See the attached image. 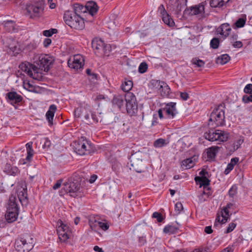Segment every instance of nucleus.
<instances>
[{
  "instance_id": "obj_26",
  "label": "nucleus",
  "mask_w": 252,
  "mask_h": 252,
  "mask_svg": "<svg viewBox=\"0 0 252 252\" xmlns=\"http://www.w3.org/2000/svg\"><path fill=\"white\" fill-rule=\"evenodd\" d=\"M97 6L96 4L93 1H90L87 2L85 7L84 6V9L82 10H80L81 12H85L86 10H88L89 11V13L93 15L95 14L97 11Z\"/></svg>"
},
{
  "instance_id": "obj_51",
  "label": "nucleus",
  "mask_w": 252,
  "mask_h": 252,
  "mask_svg": "<svg viewBox=\"0 0 252 252\" xmlns=\"http://www.w3.org/2000/svg\"><path fill=\"white\" fill-rule=\"evenodd\" d=\"M27 156L26 157V159L28 161H30L33 155V150H27Z\"/></svg>"
},
{
  "instance_id": "obj_16",
  "label": "nucleus",
  "mask_w": 252,
  "mask_h": 252,
  "mask_svg": "<svg viewBox=\"0 0 252 252\" xmlns=\"http://www.w3.org/2000/svg\"><path fill=\"white\" fill-rule=\"evenodd\" d=\"M67 63L69 67L78 70L84 66V59L83 56L80 54L75 55L68 59Z\"/></svg>"
},
{
  "instance_id": "obj_61",
  "label": "nucleus",
  "mask_w": 252,
  "mask_h": 252,
  "mask_svg": "<svg viewBox=\"0 0 252 252\" xmlns=\"http://www.w3.org/2000/svg\"><path fill=\"white\" fill-rule=\"evenodd\" d=\"M204 231L207 234H211L213 232V230L211 226H206L204 229Z\"/></svg>"
},
{
  "instance_id": "obj_17",
  "label": "nucleus",
  "mask_w": 252,
  "mask_h": 252,
  "mask_svg": "<svg viewBox=\"0 0 252 252\" xmlns=\"http://www.w3.org/2000/svg\"><path fill=\"white\" fill-rule=\"evenodd\" d=\"M234 204L232 203H229L227 204L226 206L224 207L220 212V215L218 214L216 219L214 225H217V223H220L221 224L225 223L229 217V209L233 208Z\"/></svg>"
},
{
  "instance_id": "obj_18",
  "label": "nucleus",
  "mask_w": 252,
  "mask_h": 252,
  "mask_svg": "<svg viewBox=\"0 0 252 252\" xmlns=\"http://www.w3.org/2000/svg\"><path fill=\"white\" fill-rule=\"evenodd\" d=\"M158 12L160 14L162 17V21L165 24L167 25L169 27L174 26L175 23L173 20L167 13L163 4L160 5L158 7Z\"/></svg>"
},
{
  "instance_id": "obj_63",
  "label": "nucleus",
  "mask_w": 252,
  "mask_h": 252,
  "mask_svg": "<svg viewBox=\"0 0 252 252\" xmlns=\"http://www.w3.org/2000/svg\"><path fill=\"white\" fill-rule=\"evenodd\" d=\"M27 150H33L32 149V142H30L26 144Z\"/></svg>"
},
{
  "instance_id": "obj_59",
  "label": "nucleus",
  "mask_w": 252,
  "mask_h": 252,
  "mask_svg": "<svg viewBox=\"0 0 252 252\" xmlns=\"http://www.w3.org/2000/svg\"><path fill=\"white\" fill-rule=\"evenodd\" d=\"M51 43V39L50 38H45L43 42L44 47H47Z\"/></svg>"
},
{
  "instance_id": "obj_30",
  "label": "nucleus",
  "mask_w": 252,
  "mask_h": 252,
  "mask_svg": "<svg viewBox=\"0 0 252 252\" xmlns=\"http://www.w3.org/2000/svg\"><path fill=\"white\" fill-rule=\"evenodd\" d=\"M4 171L8 175L15 176L19 173V169L16 166H12L9 164H6L4 168Z\"/></svg>"
},
{
  "instance_id": "obj_12",
  "label": "nucleus",
  "mask_w": 252,
  "mask_h": 252,
  "mask_svg": "<svg viewBox=\"0 0 252 252\" xmlns=\"http://www.w3.org/2000/svg\"><path fill=\"white\" fill-rule=\"evenodd\" d=\"M205 2H202L198 4L186 8L184 11V14L190 16H196L199 19L204 18L205 17Z\"/></svg>"
},
{
  "instance_id": "obj_52",
  "label": "nucleus",
  "mask_w": 252,
  "mask_h": 252,
  "mask_svg": "<svg viewBox=\"0 0 252 252\" xmlns=\"http://www.w3.org/2000/svg\"><path fill=\"white\" fill-rule=\"evenodd\" d=\"M234 167L230 163H229L224 170V174L226 175L228 174L234 168Z\"/></svg>"
},
{
  "instance_id": "obj_56",
  "label": "nucleus",
  "mask_w": 252,
  "mask_h": 252,
  "mask_svg": "<svg viewBox=\"0 0 252 252\" xmlns=\"http://www.w3.org/2000/svg\"><path fill=\"white\" fill-rule=\"evenodd\" d=\"M239 158H237V157H235V158H232L231 159V160H230V163L233 165V166H235L236 164H237V163L239 161Z\"/></svg>"
},
{
  "instance_id": "obj_13",
  "label": "nucleus",
  "mask_w": 252,
  "mask_h": 252,
  "mask_svg": "<svg viewBox=\"0 0 252 252\" xmlns=\"http://www.w3.org/2000/svg\"><path fill=\"white\" fill-rule=\"evenodd\" d=\"M57 233L59 239L62 242H65L71 236V232L68 227L61 220H59L57 222Z\"/></svg>"
},
{
  "instance_id": "obj_48",
  "label": "nucleus",
  "mask_w": 252,
  "mask_h": 252,
  "mask_svg": "<svg viewBox=\"0 0 252 252\" xmlns=\"http://www.w3.org/2000/svg\"><path fill=\"white\" fill-rule=\"evenodd\" d=\"M236 224L235 223H234V222L230 223V224H229L228 226L227 227L225 232L226 233H228L231 232L234 229V228L236 227Z\"/></svg>"
},
{
  "instance_id": "obj_35",
  "label": "nucleus",
  "mask_w": 252,
  "mask_h": 252,
  "mask_svg": "<svg viewBox=\"0 0 252 252\" xmlns=\"http://www.w3.org/2000/svg\"><path fill=\"white\" fill-rule=\"evenodd\" d=\"M164 82L160 81L159 80H152L151 82V86L153 87V89L155 91H157L158 92L161 87L162 84Z\"/></svg>"
},
{
  "instance_id": "obj_43",
  "label": "nucleus",
  "mask_w": 252,
  "mask_h": 252,
  "mask_svg": "<svg viewBox=\"0 0 252 252\" xmlns=\"http://www.w3.org/2000/svg\"><path fill=\"white\" fill-rule=\"evenodd\" d=\"M220 41L217 38H213L210 42V46L213 49H217L219 45Z\"/></svg>"
},
{
  "instance_id": "obj_45",
  "label": "nucleus",
  "mask_w": 252,
  "mask_h": 252,
  "mask_svg": "<svg viewBox=\"0 0 252 252\" xmlns=\"http://www.w3.org/2000/svg\"><path fill=\"white\" fill-rule=\"evenodd\" d=\"M237 193V187L236 186H233L229 189L228 194L229 196L233 198Z\"/></svg>"
},
{
  "instance_id": "obj_24",
  "label": "nucleus",
  "mask_w": 252,
  "mask_h": 252,
  "mask_svg": "<svg viewBox=\"0 0 252 252\" xmlns=\"http://www.w3.org/2000/svg\"><path fill=\"white\" fill-rule=\"evenodd\" d=\"M176 5L174 10L175 14L177 16L181 14V12L183 9H186L187 7V0H176Z\"/></svg>"
},
{
  "instance_id": "obj_25",
  "label": "nucleus",
  "mask_w": 252,
  "mask_h": 252,
  "mask_svg": "<svg viewBox=\"0 0 252 252\" xmlns=\"http://www.w3.org/2000/svg\"><path fill=\"white\" fill-rule=\"evenodd\" d=\"M125 102V97L120 94L114 95L112 100L113 105L120 109L124 106Z\"/></svg>"
},
{
  "instance_id": "obj_37",
  "label": "nucleus",
  "mask_w": 252,
  "mask_h": 252,
  "mask_svg": "<svg viewBox=\"0 0 252 252\" xmlns=\"http://www.w3.org/2000/svg\"><path fill=\"white\" fill-rule=\"evenodd\" d=\"M191 63L194 64L196 67H201L204 66L205 62L201 60L193 58L191 60Z\"/></svg>"
},
{
  "instance_id": "obj_5",
  "label": "nucleus",
  "mask_w": 252,
  "mask_h": 252,
  "mask_svg": "<svg viewBox=\"0 0 252 252\" xmlns=\"http://www.w3.org/2000/svg\"><path fill=\"white\" fill-rule=\"evenodd\" d=\"M74 151L78 155H88L94 152V147L85 137H81L73 144Z\"/></svg>"
},
{
  "instance_id": "obj_55",
  "label": "nucleus",
  "mask_w": 252,
  "mask_h": 252,
  "mask_svg": "<svg viewBox=\"0 0 252 252\" xmlns=\"http://www.w3.org/2000/svg\"><path fill=\"white\" fill-rule=\"evenodd\" d=\"M180 97L184 100H187L189 97L188 94L186 92H181Z\"/></svg>"
},
{
  "instance_id": "obj_32",
  "label": "nucleus",
  "mask_w": 252,
  "mask_h": 252,
  "mask_svg": "<svg viewBox=\"0 0 252 252\" xmlns=\"http://www.w3.org/2000/svg\"><path fill=\"white\" fill-rule=\"evenodd\" d=\"M133 86V82L131 80H126L121 85L122 90L125 92L129 93L130 91Z\"/></svg>"
},
{
  "instance_id": "obj_20",
  "label": "nucleus",
  "mask_w": 252,
  "mask_h": 252,
  "mask_svg": "<svg viewBox=\"0 0 252 252\" xmlns=\"http://www.w3.org/2000/svg\"><path fill=\"white\" fill-rule=\"evenodd\" d=\"M231 31V28L227 23L221 24L217 29V32L224 38L227 37Z\"/></svg>"
},
{
  "instance_id": "obj_38",
  "label": "nucleus",
  "mask_w": 252,
  "mask_h": 252,
  "mask_svg": "<svg viewBox=\"0 0 252 252\" xmlns=\"http://www.w3.org/2000/svg\"><path fill=\"white\" fill-rule=\"evenodd\" d=\"M165 145H166L165 140L162 138L156 140L154 143V146L156 148H161Z\"/></svg>"
},
{
  "instance_id": "obj_49",
  "label": "nucleus",
  "mask_w": 252,
  "mask_h": 252,
  "mask_svg": "<svg viewBox=\"0 0 252 252\" xmlns=\"http://www.w3.org/2000/svg\"><path fill=\"white\" fill-rule=\"evenodd\" d=\"M244 92L246 94H252V84L247 85L244 89Z\"/></svg>"
},
{
  "instance_id": "obj_10",
  "label": "nucleus",
  "mask_w": 252,
  "mask_h": 252,
  "mask_svg": "<svg viewBox=\"0 0 252 252\" xmlns=\"http://www.w3.org/2000/svg\"><path fill=\"white\" fill-rule=\"evenodd\" d=\"M224 111L219 107L215 108L211 113L209 125L217 127L222 126L225 124Z\"/></svg>"
},
{
  "instance_id": "obj_50",
  "label": "nucleus",
  "mask_w": 252,
  "mask_h": 252,
  "mask_svg": "<svg viewBox=\"0 0 252 252\" xmlns=\"http://www.w3.org/2000/svg\"><path fill=\"white\" fill-rule=\"evenodd\" d=\"M242 100L245 103H249L250 102H252V95H244L243 96Z\"/></svg>"
},
{
  "instance_id": "obj_14",
  "label": "nucleus",
  "mask_w": 252,
  "mask_h": 252,
  "mask_svg": "<svg viewBox=\"0 0 252 252\" xmlns=\"http://www.w3.org/2000/svg\"><path fill=\"white\" fill-rule=\"evenodd\" d=\"M92 48L95 54L97 56H101L107 54L106 48L108 47L104 42L99 39H94L92 42Z\"/></svg>"
},
{
  "instance_id": "obj_23",
  "label": "nucleus",
  "mask_w": 252,
  "mask_h": 252,
  "mask_svg": "<svg viewBox=\"0 0 252 252\" xmlns=\"http://www.w3.org/2000/svg\"><path fill=\"white\" fill-rule=\"evenodd\" d=\"M197 158L195 156L183 160L181 163V167L183 169H187L193 167L195 160Z\"/></svg>"
},
{
  "instance_id": "obj_60",
  "label": "nucleus",
  "mask_w": 252,
  "mask_h": 252,
  "mask_svg": "<svg viewBox=\"0 0 252 252\" xmlns=\"http://www.w3.org/2000/svg\"><path fill=\"white\" fill-rule=\"evenodd\" d=\"M89 226L91 228V229L92 230H94V231H96L97 230V226H98V224L96 223V224H93V223H89Z\"/></svg>"
},
{
  "instance_id": "obj_11",
  "label": "nucleus",
  "mask_w": 252,
  "mask_h": 252,
  "mask_svg": "<svg viewBox=\"0 0 252 252\" xmlns=\"http://www.w3.org/2000/svg\"><path fill=\"white\" fill-rule=\"evenodd\" d=\"M127 113L130 116L135 115L138 111V102L132 93H126L125 95Z\"/></svg>"
},
{
  "instance_id": "obj_3",
  "label": "nucleus",
  "mask_w": 252,
  "mask_h": 252,
  "mask_svg": "<svg viewBox=\"0 0 252 252\" xmlns=\"http://www.w3.org/2000/svg\"><path fill=\"white\" fill-rule=\"evenodd\" d=\"M26 10L30 18H39L43 14L44 6L41 1L33 0L27 3Z\"/></svg>"
},
{
  "instance_id": "obj_44",
  "label": "nucleus",
  "mask_w": 252,
  "mask_h": 252,
  "mask_svg": "<svg viewBox=\"0 0 252 252\" xmlns=\"http://www.w3.org/2000/svg\"><path fill=\"white\" fill-rule=\"evenodd\" d=\"M183 210V206L180 202H178L175 205V212L176 215L179 214Z\"/></svg>"
},
{
  "instance_id": "obj_8",
  "label": "nucleus",
  "mask_w": 252,
  "mask_h": 252,
  "mask_svg": "<svg viewBox=\"0 0 252 252\" xmlns=\"http://www.w3.org/2000/svg\"><path fill=\"white\" fill-rule=\"evenodd\" d=\"M19 68L34 80L40 81L42 79L43 76L40 69L34 65L28 62L22 63L19 65Z\"/></svg>"
},
{
  "instance_id": "obj_62",
  "label": "nucleus",
  "mask_w": 252,
  "mask_h": 252,
  "mask_svg": "<svg viewBox=\"0 0 252 252\" xmlns=\"http://www.w3.org/2000/svg\"><path fill=\"white\" fill-rule=\"evenodd\" d=\"M163 108L159 109L158 111V116L160 119H162L164 118V116L163 115Z\"/></svg>"
},
{
  "instance_id": "obj_36",
  "label": "nucleus",
  "mask_w": 252,
  "mask_h": 252,
  "mask_svg": "<svg viewBox=\"0 0 252 252\" xmlns=\"http://www.w3.org/2000/svg\"><path fill=\"white\" fill-rule=\"evenodd\" d=\"M210 4L212 7H221L224 5L221 0H211Z\"/></svg>"
},
{
  "instance_id": "obj_53",
  "label": "nucleus",
  "mask_w": 252,
  "mask_h": 252,
  "mask_svg": "<svg viewBox=\"0 0 252 252\" xmlns=\"http://www.w3.org/2000/svg\"><path fill=\"white\" fill-rule=\"evenodd\" d=\"M232 45H233V47H234L235 48H240L242 47L243 43L240 41H237L234 42Z\"/></svg>"
},
{
  "instance_id": "obj_58",
  "label": "nucleus",
  "mask_w": 252,
  "mask_h": 252,
  "mask_svg": "<svg viewBox=\"0 0 252 252\" xmlns=\"http://www.w3.org/2000/svg\"><path fill=\"white\" fill-rule=\"evenodd\" d=\"M62 180H58L56 184L53 186V188L54 189H59L62 184Z\"/></svg>"
},
{
  "instance_id": "obj_64",
  "label": "nucleus",
  "mask_w": 252,
  "mask_h": 252,
  "mask_svg": "<svg viewBox=\"0 0 252 252\" xmlns=\"http://www.w3.org/2000/svg\"><path fill=\"white\" fill-rule=\"evenodd\" d=\"M97 176L96 175H93L91 176L90 179H89V182L90 183H93L96 179Z\"/></svg>"
},
{
  "instance_id": "obj_6",
  "label": "nucleus",
  "mask_w": 252,
  "mask_h": 252,
  "mask_svg": "<svg viewBox=\"0 0 252 252\" xmlns=\"http://www.w3.org/2000/svg\"><path fill=\"white\" fill-rule=\"evenodd\" d=\"M15 196L11 195L9 197L8 206L7 207L5 219L9 223L15 221L19 214V209L16 203Z\"/></svg>"
},
{
  "instance_id": "obj_46",
  "label": "nucleus",
  "mask_w": 252,
  "mask_h": 252,
  "mask_svg": "<svg viewBox=\"0 0 252 252\" xmlns=\"http://www.w3.org/2000/svg\"><path fill=\"white\" fill-rule=\"evenodd\" d=\"M246 23V19L244 18H239L236 21L235 24L237 28H242Z\"/></svg>"
},
{
  "instance_id": "obj_33",
  "label": "nucleus",
  "mask_w": 252,
  "mask_h": 252,
  "mask_svg": "<svg viewBox=\"0 0 252 252\" xmlns=\"http://www.w3.org/2000/svg\"><path fill=\"white\" fill-rule=\"evenodd\" d=\"M230 57L227 54H223L218 57L216 63L220 64H224L230 60Z\"/></svg>"
},
{
  "instance_id": "obj_31",
  "label": "nucleus",
  "mask_w": 252,
  "mask_h": 252,
  "mask_svg": "<svg viewBox=\"0 0 252 252\" xmlns=\"http://www.w3.org/2000/svg\"><path fill=\"white\" fill-rule=\"evenodd\" d=\"M195 181L196 182H198L200 187L207 186L210 183V180L207 177H196L195 178Z\"/></svg>"
},
{
  "instance_id": "obj_27",
  "label": "nucleus",
  "mask_w": 252,
  "mask_h": 252,
  "mask_svg": "<svg viewBox=\"0 0 252 252\" xmlns=\"http://www.w3.org/2000/svg\"><path fill=\"white\" fill-rule=\"evenodd\" d=\"M243 142V140L239 139L233 143H229L226 146L227 150L230 152H234L238 149Z\"/></svg>"
},
{
  "instance_id": "obj_15",
  "label": "nucleus",
  "mask_w": 252,
  "mask_h": 252,
  "mask_svg": "<svg viewBox=\"0 0 252 252\" xmlns=\"http://www.w3.org/2000/svg\"><path fill=\"white\" fill-rule=\"evenodd\" d=\"M54 62L53 57L47 54H41L38 57L37 64L39 66V69L44 70V71H48L50 66Z\"/></svg>"
},
{
  "instance_id": "obj_39",
  "label": "nucleus",
  "mask_w": 252,
  "mask_h": 252,
  "mask_svg": "<svg viewBox=\"0 0 252 252\" xmlns=\"http://www.w3.org/2000/svg\"><path fill=\"white\" fill-rule=\"evenodd\" d=\"M97 224H98L99 227L103 231H106L108 230L110 226L108 222L105 220H104V221H100L99 222H97Z\"/></svg>"
},
{
  "instance_id": "obj_21",
  "label": "nucleus",
  "mask_w": 252,
  "mask_h": 252,
  "mask_svg": "<svg viewBox=\"0 0 252 252\" xmlns=\"http://www.w3.org/2000/svg\"><path fill=\"white\" fill-rule=\"evenodd\" d=\"M56 110V105L55 104H52L49 106V109L46 113V118L50 125H52L53 124V118Z\"/></svg>"
},
{
  "instance_id": "obj_2",
  "label": "nucleus",
  "mask_w": 252,
  "mask_h": 252,
  "mask_svg": "<svg viewBox=\"0 0 252 252\" xmlns=\"http://www.w3.org/2000/svg\"><path fill=\"white\" fill-rule=\"evenodd\" d=\"M92 107L88 104H84L77 108L74 110V116L75 118H81V114L85 113L83 122L88 125H92L101 121L100 117H97L96 115L92 113Z\"/></svg>"
},
{
  "instance_id": "obj_7",
  "label": "nucleus",
  "mask_w": 252,
  "mask_h": 252,
  "mask_svg": "<svg viewBox=\"0 0 252 252\" xmlns=\"http://www.w3.org/2000/svg\"><path fill=\"white\" fill-rule=\"evenodd\" d=\"M204 138L210 141H218L219 142L226 141L229 136L228 132L219 130L211 129L205 132Z\"/></svg>"
},
{
  "instance_id": "obj_47",
  "label": "nucleus",
  "mask_w": 252,
  "mask_h": 252,
  "mask_svg": "<svg viewBox=\"0 0 252 252\" xmlns=\"http://www.w3.org/2000/svg\"><path fill=\"white\" fill-rule=\"evenodd\" d=\"M152 217L157 219V221L159 222H161L163 220L162 215L157 212H155L153 214Z\"/></svg>"
},
{
  "instance_id": "obj_41",
  "label": "nucleus",
  "mask_w": 252,
  "mask_h": 252,
  "mask_svg": "<svg viewBox=\"0 0 252 252\" xmlns=\"http://www.w3.org/2000/svg\"><path fill=\"white\" fill-rule=\"evenodd\" d=\"M58 32L56 29H51L49 30H45L43 32V35L45 36L50 37Z\"/></svg>"
},
{
  "instance_id": "obj_57",
  "label": "nucleus",
  "mask_w": 252,
  "mask_h": 252,
  "mask_svg": "<svg viewBox=\"0 0 252 252\" xmlns=\"http://www.w3.org/2000/svg\"><path fill=\"white\" fill-rule=\"evenodd\" d=\"M51 142L47 139H45L44 145H43V148H48L50 146Z\"/></svg>"
},
{
  "instance_id": "obj_19",
  "label": "nucleus",
  "mask_w": 252,
  "mask_h": 252,
  "mask_svg": "<svg viewBox=\"0 0 252 252\" xmlns=\"http://www.w3.org/2000/svg\"><path fill=\"white\" fill-rule=\"evenodd\" d=\"M176 105V103L175 102H171L166 104L164 107L163 108V110L165 113L167 118L173 119L178 114Z\"/></svg>"
},
{
  "instance_id": "obj_4",
  "label": "nucleus",
  "mask_w": 252,
  "mask_h": 252,
  "mask_svg": "<svg viewBox=\"0 0 252 252\" xmlns=\"http://www.w3.org/2000/svg\"><path fill=\"white\" fill-rule=\"evenodd\" d=\"M63 186L65 192L69 193L71 196L81 197L83 194V189L81 187L79 181L75 179V177L63 183Z\"/></svg>"
},
{
  "instance_id": "obj_54",
  "label": "nucleus",
  "mask_w": 252,
  "mask_h": 252,
  "mask_svg": "<svg viewBox=\"0 0 252 252\" xmlns=\"http://www.w3.org/2000/svg\"><path fill=\"white\" fill-rule=\"evenodd\" d=\"M100 221L97 220V218L94 217H90L89 220V223H93V224H96L97 222H99Z\"/></svg>"
},
{
  "instance_id": "obj_22",
  "label": "nucleus",
  "mask_w": 252,
  "mask_h": 252,
  "mask_svg": "<svg viewBox=\"0 0 252 252\" xmlns=\"http://www.w3.org/2000/svg\"><path fill=\"white\" fill-rule=\"evenodd\" d=\"M7 97L12 104H17L22 101V97L15 92L7 94Z\"/></svg>"
},
{
  "instance_id": "obj_34",
  "label": "nucleus",
  "mask_w": 252,
  "mask_h": 252,
  "mask_svg": "<svg viewBox=\"0 0 252 252\" xmlns=\"http://www.w3.org/2000/svg\"><path fill=\"white\" fill-rule=\"evenodd\" d=\"M178 228L172 225H167L163 228V232L168 234H172L177 231Z\"/></svg>"
},
{
  "instance_id": "obj_28",
  "label": "nucleus",
  "mask_w": 252,
  "mask_h": 252,
  "mask_svg": "<svg viewBox=\"0 0 252 252\" xmlns=\"http://www.w3.org/2000/svg\"><path fill=\"white\" fill-rule=\"evenodd\" d=\"M220 148L218 146H212L207 149V157L210 160H214L216 154L219 151Z\"/></svg>"
},
{
  "instance_id": "obj_29",
  "label": "nucleus",
  "mask_w": 252,
  "mask_h": 252,
  "mask_svg": "<svg viewBox=\"0 0 252 252\" xmlns=\"http://www.w3.org/2000/svg\"><path fill=\"white\" fill-rule=\"evenodd\" d=\"M162 84V86L158 91V93L163 97H168L170 93V89L166 83L163 82Z\"/></svg>"
},
{
  "instance_id": "obj_40",
  "label": "nucleus",
  "mask_w": 252,
  "mask_h": 252,
  "mask_svg": "<svg viewBox=\"0 0 252 252\" xmlns=\"http://www.w3.org/2000/svg\"><path fill=\"white\" fill-rule=\"evenodd\" d=\"M27 195L26 190L23 189L22 191L19 192L18 195L19 201L22 202L23 200H27Z\"/></svg>"
},
{
  "instance_id": "obj_42",
  "label": "nucleus",
  "mask_w": 252,
  "mask_h": 252,
  "mask_svg": "<svg viewBox=\"0 0 252 252\" xmlns=\"http://www.w3.org/2000/svg\"><path fill=\"white\" fill-rule=\"evenodd\" d=\"M148 65L145 62L141 63L138 67V71L141 73H144L147 70Z\"/></svg>"
},
{
  "instance_id": "obj_9",
  "label": "nucleus",
  "mask_w": 252,
  "mask_h": 252,
  "mask_svg": "<svg viewBox=\"0 0 252 252\" xmlns=\"http://www.w3.org/2000/svg\"><path fill=\"white\" fill-rule=\"evenodd\" d=\"M33 239L30 236L20 237L16 240L15 245L18 252H29L33 247Z\"/></svg>"
},
{
  "instance_id": "obj_1",
  "label": "nucleus",
  "mask_w": 252,
  "mask_h": 252,
  "mask_svg": "<svg viewBox=\"0 0 252 252\" xmlns=\"http://www.w3.org/2000/svg\"><path fill=\"white\" fill-rule=\"evenodd\" d=\"M84 9V6L79 4L74 5V11H67L65 12L63 19L65 24L70 28L81 30L85 27L84 19L80 14L82 13L80 10Z\"/></svg>"
}]
</instances>
